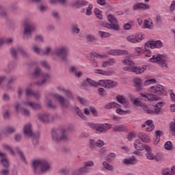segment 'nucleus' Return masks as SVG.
I'll return each instance as SVG.
<instances>
[{
	"label": "nucleus",
	"instance_id": "f257e3e1",
	"mask_svg": "<svg viewBox=\"0 0 175 175\" xmlns=\"http://www.w3.org/2000/svg\"><path fill=\"white\" fill-rule=\"evenodd\" d=\"M65 97L61 94H55L54 98L56 100H58L59 103L62 107H64V109H69L70 107V101L75 100V96L72 91L67 90L64 93Z\"/></svg>",
	"mask_w": 175,
	"mask_h": 175
},
{
	"label": "nucleus",
	"instance_id": "f03ea898",
	"mask_svg": "<svg viewBox=\"0 0 175 175\" xmlns=\"http://www.w3.org/2000/svg\"><path fill=\"white\" fill-rule=\"evenodd\" d=\"M52 139L55 143H60V142H69V136L66 133V131L64 129L53 130Z\"/></svg>",
	"mask_w": 175,
	"mask_h": 175
},
{
	"label": "nucleus",
	"instance_id": "7ed1b4c3",
	"mask_svg": "<svg viewBox=\"0 0 175 175\" xmlns=\"http://www.w3.org/2000/svg\"><path fill=\"white\" fill-rule=\"evenodd\" d=\"M53 54L59 61L68 62V58H69V48L65 46H57L55 49Z\"/></svg>",
	"mask_w": 175,
	"mask_h": 175
},
{
	"label": "nucleus",
	"instance_id": "20e7f679",
	"mask_svg": "<svg viewBox=\"0 0 175 175\" xmlns=\"http://www.w3.org/2000/svg\"><path fill=\"white\" fill-rule=\"evenodd\" d=\"M33 77L36 79H42V81H36L31 83L33 87L38 85V87H42L47 81L50 80V75L49 74L44 73L40 68H36L33 74Z\"/></svg>",
	"mask_w": 175,
	"mask_h": 175
},
{
	"label": "nucleus",
	"instance_id": "39448f33",
	"mask_svg": "<svg viewBox=\"0 0 175 175\" xmlns=\"http://www.w3.org/2000/svg\"><path fill=\"white\" fill-rule=\"evenodd\" d=\"M108 21H109L110 23H104L100 25V27L111 29L112 31H120V25L118 24V21H117L116 16L111 14L109 15Z\"/></svg>",
	"mask_w": 175,
	"mask_h": 175
},
{
	"label": "nucleus",
	"instance_id": "423d86ee",
	"mask_svg": "<svg viewBox=\"0 0 175 175\" xmlns=\"http://www.w3.org/2000/svg\"><path fill=\"white\" fill-rule=\"evenodd\" d=\"M23 27V38L25 40H28L32 38V32H34L36 30V25L26 22L24 23Z\"/></svg>",
	"mask_w": 175,
	"mask_h": 175
},
{
	"label": "nucleus",
	"instance_id": "0eeeda50",
	"mask_svg": "<svg viewBox=\"0 0 175 175\" xmlns=\"http://www.w3.org/2000/svg\"><path fill=\"white\" fill-rule=\"evenodd\" d=\"M150 62H158L159 66L161 68H165L167 69L169 68V66H167V55L163 54V55H152V58L149 59Z\"/></svg>",
	"mask_w": 175,
	"mask_h": 175
},
{
	"label": "nucleus",
	"instance_id": "6e6552de",
	"mask_svg": "<svg viewBox=\"0 0 175 175\" xmlns=\"http://www.w3.org/2000/svg\"><path fill=\"white\" fill-rule=\"evenodd\" d=\"M10 53L13 58H14L15 59H17V54H18V53H20L23 58H28L29 57V53H28L27 51H25L23 49V47L21 46H18L16 49L12 48L10 49Z\"/></svg>",
	"mask_w": 175,
	"mask_h": 175
},
{
	"label": "nucleus",
	"instance_id": "1a4fd4ad",
	"mask_svg": "<svg viewBox=\"0 0 175 175\" xmlns=\"http://www.w3.org/2000/svg\"><path fill=\"white\" fill-rule=\"evenodd\" d=\"M99 85L108 90H113V88L118 87V83L110 79H101L100 80Z\"/></svg>",
	"mask_w": 175,
	"mask_h": 175
},
{
	"label": "nucleus",
	"instance_id": "9d476101",
	"mask_svg": "<svg viewBox=\"0 0 175 175\" xmlns=\"http://www.w3.org/2000/svg\"><path fill=\"white\" fill-rule=\"evenodd\" d=\"M148 91L153 96H157V95H162V94L165 92V90H163V86L160 84H157L154 86L150 87Z\"/></svg>",
	"mask_w": 175,
	"mask_h": 175
},
{
	"label": "nucleus",
	"instance_id": "9b49d317",
	"mask_svg": "<svg viewBox=\"0 0 175 175\" xmlns=\"http://www.w3.org/2000/svg\"><path fill=\"white\" fill-rule=\"evenodd\" d=\"M144 148L146 151V157L149 161H159L158 157L152 153V149L148 145H144Z\"/></svg>",
	"mask_w": 175,
	"mask_h": 175
},
{
	"label": "nucleus",
	"instance_id": "f8f14e48",
	"mask_svg": "<svg viewBox=\"0 0 175 175\" xmlns=\"http://www.w3.org/2000/svg\"><path fill=\"white\" fill-rule=\"evenodd\" d=\"M110 126L111 124L107 123L98 124L96 129V133H105L107 132V131H109L110 128H111V127L109 128V126Z\"/></svg>",
	"mask_w": 175,
	"mask_h": 175
},
{
	"label": "nucleus",
	"instance_id": "ddd939ff",
	"mask_svg": "<svg viewBox=\"0 0 175 175\" xmlns=\"http://www.w3.org/2000/svg\"><path fill=\"white\" fill-rule=\"evenodd\" d=\"M88 5V1L85 0H75L70 3L71 8H77V9L83 8V6H87Z\"/></svg>",
	"mask_w": 175,
	"mask_h": 175
},
{
	"label": "nucleus",
	"instance_id": "4468645a",
	"mask_svg": "<svg viewBox=\"0 0 175 175\" xmlns=\"http://www.w3.org/2000/svg\"><path fill=\"white\" fill-rule=\"evenodd\" d=\"M123 64H125V65H127V66L123 68V70L125 71L131 72V70H132V68L135 66V63L132 60H131V59L129 57H126L123 60Z\"/></svg>",
	"mask_w": 175,
	"mask_h": 175
},
{
	"label": "nucleus",
	"instance_id": "2eb2a0df",
	"mask_svg": "<svg viewBox=\"0 0 175 175\" xmlns=\"http://www.w3.org/2000/svg\"><path fill=\"white\" fill-rule=\"evenodd\" d=\"M40 172L41 173H46V172H49L51 167L50 163L46 160H41V165H40Z\"/></svg>",
	"mask_w": 175,
	"mask_h": 175
},
{
	"label": "nucleus",
	"instance_id": "dca6fc26",
	"mask_svg": "<svg viewBox=\"0 0 175 175\" xmlns=\"http://www.w3.org/2000/svg\"><path fill=\"white\" fill-rule=\"evenodd\" d=\"M109 55H128L129 52L126 50H121V49H112L108 52Z\"/></svg>",
	"mask_w": 175,
	"mask_h": 175
},
{
	"label": "nucleus",
	"instance_id": "f3484780",
	"mask_svg": "<svg viewBox=\"0 0 175 175\" xmlns=\"http://www.w3.org/2000/svg\"><path fill=\"white\" fill-rule=\"evenodd\" d=\"M133 10H140L141 9L148 10L150 9V5L144 3H137L133 5Z\"/></svg>",
	"mask_w": 175,
	"mask_h": 175
},
{
	"label": "nucleus",
	"instance_id": "a211bd4d",
	"mask_svg": "<svg viewBox=\"0 0 175 175\" xmlns=\"http://www.w3.org/2000/svg\"><path fill=\"white\" fill-rule=\"evenodd\" d=\"M38 118L40 122H44V124L50 122V115L47 113H38Z\"/></svg>",
	"mask_w": 175,
	"mask_h": 175
},
{
	"label": "nucleus",
	"instance_id": "6ab92c4d",
	"mask_svg": "<svg viewBox=\"0 0 175 175\" xmlns=\"http://www.w3.org/2000/svg\"><path fill=\"white\" fill-rule=\"evenodd\" d=\"M26 95L29 96L32 95L35 97L36 100H39L40 99V93L38 91L33 92L31 89H27L26 90Z\"/></svg>",
	"mask_w": 175,
	"mask_h": 175
},
{
	"label": "nucleus",
	"instance_id": "aec40b11",
	"mask_svg": "<svg viewBox=\"0 0 175 175\" xmlns=\"http://www.w3.org/2000/svg\"><path fill=\"white\" fill-rule=\"evenodd\" d=\"M31 127V124H27L23 126V133L29 137H31V136H33V133H32Z\"/></svg>",
	"mask_w": 175,
	"mask_h": 175
},
{
	"label": "nucleus",
	"instance_id": "412c9836",
	"mask_svg": "<svg viewBox=\"0 0 175 175\" xmlns=\"http://www.w3.org/2000/svg\"><path fill=\"white\" fill-rule=\"evenodd\" d=\"M147 69V66H138L135 67V66L131 68V72H133V73H135L136 75H141V73H143L144 70Z\"/></svg>",
	"mask_w": 175,
	"mask_h": 175
},
{
	"label": "nucleus",
	"instance_id": "4be33fe9",
	"mask_svg": "<svg viewBox=\"0 0 175 175\" xmlns=\"http://www.w3.org/2000/svg\"><path fill=\"white\" fill-rule=\"evenodd\" d=\"M134 86L136 88L137 91H140V90H143V80H142V79L140 78H135Z\"/></svg>",
	"mask_w": 175,
	"mask_h": 175
},
{
	"label": "nucleus",
	"instance_id": "5701e85b",
	"mask_svg": "<svg viewBox=\"0 0 175 175\" xmlns=\"http://www.w3.org/2000/svg\"><path fill=\"white\" fill-rule=\"evenodd\" d=\"M141 96H142V98H145L146 101L148 100L149 102H156V100H158L159 99L158 96H154L152 94L146 95L143 93L141 94Z\"/></svg>",
	"mask_w": 175,
	"mask_h": 175
},
{
	"label": "nucleus",
	"instance_id": "b1692460",
	"mask_svg": "<svg viewBox=\"0 0 175 175\" xmlns=\"http://www.w3.org/2000/svg\"><path fill=\"white\" fill-rule=\"evenodd\" d=\"M0 158H1V165H2L3 167H9V161H8V159H6V154L0 152Z\"/></svg>",
	"mask_w": 175,
	"mask_h": 175
},
{
	"label": "nucleus",
	"instance_id": "393cba45",
	"mask_svg": "<svg viewBox=\"0 0 175 175\" xmlns=\"http://www.w3.org/2000/svg\"><path fill=\"white\" fill-rule=\"evenodd\" d=\"M124 165H127V166H129L131 165H136L137 163V159H136V157L133 156L130 159H125L124 160Z\"/></svg>",
	"mask_w": 175,
	"mask_h": 175
},
{
	"label": "nucleus",
	"instance_id": "a878e982",
	"mask_svg": "<svg viewBox=\"0 0 175 175\" xmlns=\"http://www.w3.org/2000/svg\"><path fill=\"white\" fill-rule=\"evenodd\" d=\"M94 73H97V75H103V76H112L114 75V71H107L100 69L94 70Z\"/></svg>",
	"mask_w": 175,
	"mask_h": 175
},
{
	"label": "nucleus",
	"instance_id": "bb28decb",
	"mask_svg": "<svg viewBox=\"0 0 175 175\" xmlns=\"http://www.w3.org/2000/svg\"><path fill=\"white\" fill-rule=\"evenodd\" d=\"M70 32L72 35H77L80 33V28H79L77 23H72L70 25Z\"/></svg>",
	"mask_w": 175,
	"mask_h": 175
},
{
	"label": "nucleus",
	"instance_id": "cd10ccee",
	"mask_svg": "<svg viewBox=\"0 0 175 175\" xmlns=\"http://www.w3.org/2000/svg\"><path fill=\"white\" fill-rule=\"evenodd\" d=\"M138 137L140 139V140H142V142H144V143H149V142H151L148 135L144 133H139L138 134Z\"/></svg>",
	"mask_w": 175,
	"mask_h": 175
},
{
	"label": "nucleus",
	"instance_id": "c85d7f7f",
	"mask_svg": "<svg viewBox=\"0 0 175 175\" xmlns=\"http://www.w3.org/2000/svg\"><path fill=\"white\" fill-rule=\"evenodd\" d=\"M134 148L135 150H137V151H143V150H145L144 146H143V144H142L139 139H136L134 142Z\"/></svg>",
	"mask_w": 175,
	"mask_h": 175
},
{
	"label": "nucleus",
	"instance_id": "c756f323",
	"mask_svg": "<svg viewBox=\"0 0 175 175\" xmlns=\"http://www.w3.org/2000/svg\"><path fill=\"white\" fill-rule=\"evenodd\" d=\"M85 168L80 167L75 169L71 172V175H82L85 174Z\"/></svg>",
	"mask_w": 175,
	"mask_h": 175
},
{
	"label": "nucleus",
	"instance_id": "7c9ffc66",
	"mask_svg": "<svg viewBox=\"0 0 175 175\" xmlns=\"http://www.w3.org/2000/svg\"><path fill=\"white\" fill-rule=\"evenodd\" d=\"M115 64L116 61H114V59H109L103 62L102 67L108 68L109 66H113V65H115Z\"/></svg>",
	"mask_w": 175,
	"mask_h": 175
},
{
	"label": "nucleus",
	"instance_id": "2f4dec72",
	"mask_svg": "<svg viewBox=\"0 0 175 175\" xmlns=\"http://www.w3.org/2000/svg\"><path fill=\"white\" fill-rule=\"evenodd\" d=\"M84 167H82V169H85V173H88L89 170L88 167H92V166H95V164L94 163V161H89L83 163Z\"/></svg>",
	"mask_w": 175,
	"mask_h": 175
},
{
	"label": "nucleus",
	"instance_id": "473e14b6",
	"mask_svg": "<svg viewBox=\"0 0 175 175\" xmlns=\"http://www.w3.org/2000/svg\"><path fill=\"white\" fill-rule=\"evenodd\" d=\"M16 80H17V78L16 77H10L8 79L6 90H10L12 88V87H10V84L16 83Z\"/></svg>",
	"mask_w": 175,
	"mask_h": 175
},
{
	"label": "nucleus",
	"instance_id": "72a5a7b5",
	"mask_svg": "<svg viewBox=\"0 0 175 175\" xmlns=\"http://www.w3.org/2000/svg\"><path fill=\"white\" fill-rule=\"evenodd\" d=\"M85 83H88V84H89V85H90V87H98V85H99V83H100V80H99L98 82L88 78L86 79V82Z\"/></svg>",
	"mask_w": 175,
	"mask_h": 175
},
{
	"label": "nucleus",
	"instance_id": "f704fd0d",
	"mask_svg": "<svg viewBox=\"0 0 175 175\" xmlns=\"http://www.w3.org/2000/svg\"><path fill=\"white\" fill-rule=\"evenodd\" d=\"M27 105H29L30 107H32L33 110H40V109H42V105H40L39 103L27 102Z\"/></svg>",
	"mask_w": 175,
	"mask_h": 175
},
{
	"label": "nucleus",
	"instance_id": "c9c22d12",
	"mask_svg": "<svg viewBox=\"0 0 175 175\" xmlns=\"http://www.w3.org/2000/svg\"><path fill=\"white\" fill-rule=\"evenodd\" d=\"M113 131L115 132H124V131H126V127L122 125L115 126L113 127Z\"/></svg>",
	"mask_w": 175,
	"mask_h": 175
},
{
	"label": "nucleus",
	"instance_id": "e433bc0d",
	"mask_svg": "<svg viewBox=\"0 0 175 175\" xmlns=\"http://www.w3.org/2000/svg\"><path fill=\"white\" fill-rule=\"evenodd\" d=\"M41 165H42V161L35 160L33 161L32 167H33L34 173H36V169L38 168V166H40V167Z\"/></svg>",
	"mask_w": 175,
	"mask_h": 175
},
{
	"label": "nucleus",
	"instance_id": "4c0bfd02",
	"mask_svg": "<svg viewBox=\"0 0 175 175\" xmlns=\"http://www.w3.org/2000/svg\"><path fill=\"white\" fill-rule=\"evenodd\" d=\"M144 25L148 29H152L154 28V23L152 21H150L148 19L145 20Z\"/></svg>",
	"mask_w": 175,
	"mask_h": 175
},
{
	"label": "nucleus",
	"instance_id": "58836bf2",
	"mask_svg": "<svg viewBox=\"0 0 175 175\" xmlns=\"http://www.w3.org/2000/svg\"><path fill=\"white\" fill-rule=\"evenodd\" d=\"M75 109L79 117H80L82 120H86L87 117L85 116V115H84V113H83V111H81L80 109H79V107H75Z\"/></svg>",
	"mask_w": 175,
	"mask_h": 175
},
{
	"label": "nucleus",
	"instance_id": "ea45409f",
	"mask_svg": "<svg viewBox=\"0 0 175 175\" xmlns=\"http://www.w3.org/2000/svg\"><path fill=\"white\" fill-rule=\"evenodd\" d=\"M163 135V133L161 131H157L155 132L156 140L154 141V144H158L159 143V140L161 139V136Z\"/></svg>",
	"mask_w": 175,
	"mask_h": 175
},
{
	"label": "nucleus",
	"instance_id": "a19ab883",
	"mask_svg": "<svg viewBox=\"0 0 175 175\" xmlns=\"http://www.w3.org/2000/svg\"><path fill=\"white\" fill-rule=\"evenodd\" d=\"M90 58L91 59V61H95V58H99L100 59H102V58H104V57L103 55L98 53H90Z\"/></svg>",
	"mask_w": 175,
	"mask_h": 175
},
{
	"label": "nucleus",
	"instance_id": "79ce46f5",
	"mask_svg": "<svg viewBox=\"0 0 175 175\" xmlns=\"http://www.w3.org/2000/svg\"><path fill=\"white\" fill-rule=\"evenodd\" d=\"M120 105L116 102L109 103L105 106V109H114V107H118Z\"/></svg>",
	"mask_w": 175,
	"mask_h": 175
},
{
	"label": "nucleus",
	"instance_id": "37998d69",
	"mask_svg": "<svg viewBox=\"0 0 175 175\" xmlns=\"http://www.w3.org/2000/svg\"><path fill=\"white\" fill-rule=\"evenodd\" d=\"M153 46L154 49H161L163 47V42H161L160 40L153 41Z\"/></svg>",
	"mask_w": 175,
	"mask_h": 175
},
{
	"label": "nucleus",
	"instance_id": "c03bdc74",
	"mask_svg": "<svg viewBox=\"0 0 175 175\" xmlns=\"http://www.w3.org/2000/svg\"><path fill=\"white\" fill-rule=\"evenodd\" d=\"M126 40L131 43H139V40L136 39L135 36H129L126 37Z\"/></svg>",
	"mask_w": 175,
	"mask_h": 175
},
{
	"label": "nucleus",
	"instance_id": "a18cd8bd",
	"mask_svg": "<svg viewBox=\"0 0 175 175\" xmlns=\"http://www.w3.org/2000/svg\"><path fill=\"white\" fill-rule=\"evenodd\" d=\"M154 41H148L145 44V49L146 51H148V49H154Z\"/></svg>",
	"mask_w": 175,
	"mask_h": 175
},
{
	"label": "nucleus",
	"instance_id": "49530a36",
	"mask_svg": "<svg viewBox=\"0 0 175 175\" xmlns=\"http://www.w3.org/2000/svg\"><path fill=\"white\" fill-rule=\"evenodd\" d=\"M116 113L122 116H125L126 114H131V111L129 110L124 111V110H122L121 108H118V109H116Z\"/></svg>",
	"mask_w": 175,
	"mask_h": 175
},
{
	"label": "nucleus",
	"instance_id": "de8ad7c7",
	"mask_svg": "<svg viewBox=\"0 0 175 175\" xmlns=\"http://www.w3.org/2000/svg\"><path fill=\"white\" fill-rule=\"evenodd\" d=\"M103 165L105 167V169H107V170H114V166L110 165L109 163L106 161L103 162Z\"/></svg>",
	"mask_w": 175,
	"mask_h": 175
},
{
	"label": "nucleus",
	"instance_id": "09e8293b",
	"mask_svg": "<svg viewBox=\"0 0 175 175\" xmlns=\"http://www.w3.org/2000/svg\"><path fill=\"white\" fill-rule=\"evenodd\" d=\"M163 103H158L157 104H155L154 105V107L155 109H154V114H159V113H161V110H162V108L161 107H159V105H161V106H162Z\"/></svg>",
	"mask_w": 175,
	"mask_h": 175
},
{
	"label": "nucleus",
	"instance_id": "8fccbe9b",
	"mask_svg": "<svg viewBox=\"0 0 175 175\" xmlns=\"http://www.w3.org/2000/svg\"><path fill=\"white\" fill-rule=\"evenodd\" d=\"M86 40H88V42H91L92 43H96L98 39L96 38V37L92 36V35H89L87 36Z\"/></svg>",
	"mask_w": 175,
	"mask_h": 175
},
{
	"label": "nucleus",
	"instance_id": "3c124183",
	"mask_svg": "<svg viewBox=\"0 0 175 175\" xmlns=\"http://www.w3.org/2000/svg\"><path fill=\"white\" fill-rule=\"evenodd\" d=\"M98 33L101 38H110L111 36V33L106 31H99Z\"/></svg>",
	"mask_w": 175,
	"mask_h": 175
},
{
	"label": "nucleus",
	"instance_id": "603ef678",
	"mask_svg": "<svg viewBox=\"0 0 175 175\" xmlns=\"http://www.w3.org/2000/svg\"><path fill=\"white\" fill-rule=\"evenodd\" d=\"M116 153L113 152H111L107 157V161H108V162H113V161H114V159H116Z\"/></svg>",
	"mask_w": 175,
	"mask_h": 175
},
{
	"label": "nucleus",
	"instance_id": "864d4df0",
	"mask_svg": "<svg viewBox=\"0 0 175 175\" xmlns=\"http://www.w3.org/2000/svg\"><path fill=\"white\" fill-rule=\"evenodd\" d=\"M94 6L92 4H89L88 8L86 9L85 14L86 16H91L92 14V9Z\"/></svg>",
	"mask_w": 175,
	"mask_h": 175
},
{
	"label": "nucleus",
	"instance_id": "5fc2aeb1",
	"mask_svg": "<svg viewBox=\"0 0 175 175\" xmlns=\"http://www.w3.org/2000/svg\"><path fill=\"white\" fill-rule=\"evenodd\" d=\"M116 99L118 100V102L119 103H121L122 105L123 103H125V102H126V98H125V97L121 96V95H118L116 96Z\"/></svg>",
	"mask_w": 175,
	"mask_h": 175
},
{
	"label": "nucleus",
	"instance_id": "6e6d98bb",
	"mask_svg": "<svg viewBox=\"0 0 175 175\" xmlns=\"http://www.w3.org/2000/svg\"><path fill=\"white\" fill-rule=\"evenodd\" d=\"M53 48L51 46H46L45 51L42 53V55H49L51 53Z\"/></svg>",
	"mask_w": 175,
	"mask_h": 175
},
{
	"label": "nucleus",
	"instance_id": "4d7b16f0",
	"mask_svg": "<svg viewBox=\"0 0 175 175\" xmlns=\"http://www.w3.org/2000/svg\"><path fill=\"white\" fill-rule=\"evenodd\" d=\"M151 84H157V79H151L145 81V85H151Z\"/></svg>",
	"mask_w": 175,
	"mask_h": 175
},
{
	"label": "nucleus",
	"instance_id": "13d9d810",
	"mask_svg": "<svg viewBox=\"0 0 175 175\" xmlns=\"http://www.w3.org/2000/svg\"><path fill=\"white\" fill-rule=\"evenodd\" d=\"M164 147L165 150H172V148H173V144H172V142L167 141L165 142Z\"/></svg>",
	"mask_w": 175,
	"mask_h": 175
},
{
	"label": "nucleus",
	"instance_id": "bf43d9fd",
	"mask_svg": "<svg viewBox=\"0 0 175 175\" xmlns=\"http://www.w3.org/2000/svg\"><path fill=\"white\" fill-rule=\"evenodd\" d=\"M31 49L33 53H36V54H40V48H39L38 46L34 45L31 46Z\"/></svg>",
	"mask_w": 175,
	"mask_h": 175
},
{
	"label": "nucleus",
	"instance_id": "052dcab7",
	"mask_svg": "<svg viewBox=\"0 0 175 175\" xmlns=\"http://www.w3.org/2000/svg\"><path fill=\"white\" fill-rule=\"evenodd\" d=\"M16 153L18 154V155H19L21 161H23V162H25V157H24V154H23V152H21V150H20V149H17L16 150Z\"/></svg>",
	"mask_w": 175,
	"mask_h": 175
},
{
	"label": "nucleus",
	"instance_id": "680f3d73",
	"mask_svg": "<svg viewBox=\"0 0 175 175\" xmlns=\"http://www.w3.org/2000/svg\"><path fill=\"white\" fill-rule=\"evenodd\" d=\"M38 10L39 12H41V13H43L46 12V10H47V7L42 5H40L38 6Z\"/></svg>",
	"mask_w": 175,
	"mask_h": 175
},
{
	"label": "nucleus",
	"instance_id": "e2e57ef3",
	"mask_svg": "<svg viewBox=\"0 0 175 175\" xmlns=\"http://www.w3.org/2000/svg\"><path fill=\"white\" fill-rule=\"evenodd\" d=\"M51 14L52 17H54V18H55V20H58L59 18V14L58 13V12L52 11L51 12Z\"/></svg>",
	"mask_w": 175,
	"mask_h": 175
},
{
	"label": "nucleus",
	"instance_id": "0e129e2a",
	"mask_svg": "<svg viewBox=\"0 0 175 175\" xmlns=\"http://www.w3.org/2000/svg\"><path fill=\"white\" fill-rule=\"evenodd\" d=\"M34 40L36 42H43V36H42L41 35L36 34L34 36Z\"/></svg>",
	"mask_w": 175,
	"mask_h": 175
},
{
	"label": "nucleus",
	"instance_id": "69168bd1",
	"mask_svg": "<svg viewBox=\"0 0 175 175\" xmlns=\"http://www.w3.org/2000/svg\"><path fill=\"white\" fill-rule=\"evenodd\" d=\"M14 132H16V129L13 127H7L5 129L6 133H14Z\"/></svg>",
	"mask_w": 175,
	"mask_h": 175
},
{
	"label": "nucleus",
	"instance_id": "338daca9",
	"mask_svg": "<svg viewBox=\"0 0 175 175\" xmlns=\"http://www.w3.org/2000/svg\"><path fill=\"white\" fill-rule=\"evenodd\" d=\"M47 105L48 107H49L50 109H55V105H54L53 101H51V100H47Z\"/></svg>",
	"mask_w": 175,
	"mask_h": 175
},
{
	"label": "nucleus",
	"instance_id": "774afa93",
	"mask_svg": "<svg viewBox=\"0 0 175 175\" xmlns=\"http://www.w3.org/2000/svg\"><path fill=\"white\" fill-rule=\"evenodd\" d=\"M10 171L9 170L6 169V170H2L0 172V174L1 175H9Z\"/></svg>",
	"mask_w": 175,
	"mask_h": 175
}]
</instances>
